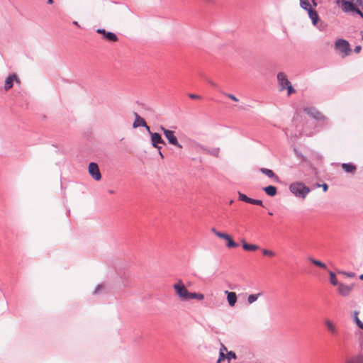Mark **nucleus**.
Wrapping results in <instances>:
<instances>
[{
  "label": "nucleus",
  "mask_w": 363,
  "mask_h": 363,
  "mask_svg": "<svg viewBox=\"0 0 363 363\" xmlns=\"http://www.w3.org/2000/svg\"><path fill=\"white\" fill-rule=\"evenodd\" d=\"M108 193L113 194L115 193V191L113 190H109Z\"/></svg>",
  "instance_id": "nucleus-45"
},
{
  "label": "nucleus",
  "mask_w": 363,
  "mask_h": 363,
  "mask_svg": "<svg viewBox=\"0 0 363 363\" xmlns=\"http://www.w3.org/2000/svg\"><path fill=\"white\" fill-rule=\"evenodd\" d=\"M264 192L270 196H274L277 193V188L274 186H268L264 188Z\"/></svg>",
  "instance_id": "nucleus-21"
},
{
  "label": "nucleus",
  "mask_w": 363,
  "mask_h": 363,
  "mask_svg": "<svg viewBox=\"0 0 363 363\" xmlns=\"http://www.w3.org/2000/svg\"><path fill=\"white\" fill-rule=\"evenodd\" d=\"M313 4L314 6H317V4L316 2L315 1V0H313Z\"/></svg>",
  "instance_id": "nucleus-46"
},
{
  "label": "nucleus",
  "mask_w": 363,
  "mask_h": 363,
  "mask_svg": "<svg viewBox=\"0 0 363 363\" xmlns=\"http://www.w3.org/2000/svg\"><path fill=\"white\" fill-rule=\"evenodd\" d=\"M160 129L163 132L165 138L170 145H174L179 149L182 148V145L178 142L177 137L174 135V131L166 129L163 126H160Z\"/></svg>",
  "instance_id": "nucleus-5"
},
{
  "label": "nucleus",
  "mask_w": 363,
  "mask_h": 363,
  "mask_svg": "<svg viewBox=\"0 0 363 363\" xmlns=\"http://www.w3.org/2000/svg\"><path fill=\"white\" fill-rule=\"evenodd\" d=\"M102 289H104V286H103V285H98V286H96V288L95 289V290H94V293L95 294H99V293L101 291V290Z\"/></svg>",
  "instance_id": "nucleus-37"
},
{
  "label": "nucleus",
  "mask_w": 363,
  "mask_h": 363,
  "mask_svg": "<svg viewBox=\"0 0 363 363\" xmlns=\"http://www.w3.org/2000/svg\"><path fill=\"white\" fill-rule=\"evenodd\" d=\"M96 32L103 35V38L109 42L118 41L117 35L112 32L106 31L105 29L99 28Z\"/></svg>",
  "instance_id": "nucleus-10"
},
{
  "label": "nucleus",
  "mask_w": 363,
  "mask_h": 363,
  "mask_svg": "<svg viewBox=\"0 0 363 363\" xmlns=\"http://www.w3.org/2000/svg\"><path fill=\"white\" fill-rule=\"evenodd\" d=\"M172 287L175 295L183 301H188L192 299L199 301L204 299L203 294L189 291L182 279L177 280Z\"/></svg>",
  "instance_id": "nucleus-1"
},
{
  "label": "nucleus",
  "mask_w": 363,
  "mask_h": 363,
  "mask_svg": "<svg viewBox=\"0 0 363 363\" xmlns=\"http://www.w3.org/2000/svg\"><path fill=\"white\" fill-rule=\"evenodd\" d=\"M189 96L192 99H200L201 97L199 96V95H196V94H191L189 95Z\"/></svg>",
  "instance_id": "nucleus-39"
},
{
  "label": "nucleus",
  "mask_w": 363,
  "mask_h": 363,
  "mask_svg": "<svg viewBox=\"0 0 363 363\" xmlns=\"http://www.w3.org/2000/svg\"><path fill=\"white\" fill-rule=\"evenodd\" d=\"M221 362H219L218 360L217 361V363H220Z\"/></svg>",
  "instance_id": "nucleus-49"
},
{
  "label": "nucleus",
  "mask_w": 363,
  "mask_h": 363,
  "mask_svg": "<svg viewBox=\"0 0 363 363\" xmlns=\"http://www.w3.org/2000/svg\"><path fill=\"white\" fill-rule=\"evenodd\" d=\"M339 273L342 274L344 276L349 277V278H352L355 276L354 273H352V272L348 273V272H340Z\"/></svg>",
  "instance_id": "nucleus-33"
},
{
  "label": "nucleus",
  "mask_w": 363,
  "mask_h": 363,
  "mask_svg": "<svg viewBox=\"0 0 363 363\" xmlns=\"http://www.w3.org/2000/svg\"><path fill=\"white\" fill-rule=\"evenodd\" d=\"M342 168L346 172L353 173L356 170V167L352 164L343 163L342 164Z\"/></svg>",
  "instance_id": "nucleus-22"
},
{
  "label": "nucleus",
  "mask_w": 363,
  "mask_h": 363,
  "mask_svg": "<svg viewBox=\"0 0 363 363\" xmlns=\"http://www.w3.org/2000/svg\"><path fill=\"white\" fill-rule=\"evenodd\" d=\"M289 190L296 196L305 199L310 192V189L301 182H293L289 186Z\"/></svg>",
  "instance_id": "nucleus-3"
},
{
  "label": "nucleus",
  "mask_w": 363,
  "mask_h": 363,
  "mask_svg": "<svg viewBox=\"0 0 363 363\" xmlns=\"http://www.w3.org/2000/svg\"><path fill=\"white\" fill-rule=\"evenodd\" d=\"M308 259L311 262L313 263V264H315V266L318 267H320V268H323V269H326L327 267L325 265V263H323V262L320 261V260H318V259H315L311 257H308Z\"/></svg>",
  "instance_id": "nucleus-23"
},
{
  "label": "nucleus",
  "mask_w": 363,
  "mask_h": 363,
  "mask_svg": "<svg viewBox=\"0 0 363 363\" xmlns=\"http://www.w3.org/2000/svg\"><path fill=\"white\" fill-rule=\"evenodd\" d=\"M159 155H160V156L161 157V158H163V157H164V156H163V155H162V152L160 151V150H159Z\"/></svg>",
  "instance_id": "nucleus-43"
},
{
  "label": "nucleus",
  "mask_w": 363,
  "mask_h": 363,
  "mask_svg": "<svg viewBox=\"0 0 363 363\" xmlns=\"http://www.w3.org/2000/svg\"><path fill=\"white\" fill-rule=\"evenodd\" d=\"M211 231L213 233H214L215 235H216L218 238H219V235H223L224 233L218 231L216 228H212Z\"/></svg>",
  "instance_id": "nucleus-36"
},
{
  "label": "nucleus",
  "mask_w": 363,
  "mask_h": 363,
  "mask_svg": "<svg viewBox=\"0 0 363 363\" xmlns=\"http://www.w3.org/2000/svg\"><path fill=\"white\" fill-rule=\"evenodd\" d=\"M262 251L264 256L269 257H274L275 256V252L272 250L268 249H262Z\"/></svg>",
  "instance_id": "nucleus-30"
},
{
  "label": "nucleus",
  "mask_w": 363,
  "mask_h": 363,
  "mask_svg": "<svg viewBox=\"0 0 363 363\" xmlns=\"http://www.w3.org/2000/svg\"><path fill=\"white\" fill-rule=\"evenodd\" d=\"M286 89H287L289 96L296 91L291 84Z\"/></svg>",
  "instance_id": "nucleus-34"
},
{
  "label": "nucleus",
  "mask_w": 363,
  "mask_h": 363,
  "mask_svg": "<svg viewBox=\"0 0 363 363\" xmlns=\"http://www.w3.org/2000/svg\"><path fill=\"white\" fill-rule=\"evenodd\" d=\"M219 352L227 353L228 352L227 347L224 345L221 344V347L220 349Z\"/></svg>",
  "instance_id": "nucleus-38"
},
{
  "label": "nucleus",
  "mask_w": 363,
  "mask_h": 363,
  "mask_svg": "<svg viewBox=\"0 0 363 363\" xmlns=\"http://www.w3.org/2000/svg\"><path fill=\"white\" fill-rule=\"evenodd\" d=\"M321 186L323 187V189L324 191H328V186L326 184H323L321 185Z\"/></svg>",
  "instance_id": "nucleus-41"
},
{
  "label": "nucleus",
  "mask_w": 363,
  "mask_h": 363,
  "mask_svg": "<svg viewBox=\"0 0 363 363\" xmlns=\"http://www.w3.org/2000/svg\"><path fill=\"white\" fill-rule=\"evenodd\" d=\"M362 50V48L360 45H357L354 48V52H356L357 53H359Z\"/></svg>",
  "instance_id": "nucleus-40"
},
{
  "label": "nucleus",
  "mask_w": 363,
  "mask_h": 363,
  "mask_svg": "<svg viewBox=\"0 0 363 363\" xmlns=\"http://www.w3.org/2000/svg\"><path fill=\"white\" fill-rule=\"evenodd\" d=\"M277 80L279 82V84L280 86V89L284 90L290 84L291 82L287 78V76L284 72H279L277 74Z\"/></svg>",
  "instance_id": "nucleus-12"
},
{
  "label": "nucleus",
  "mask_w": 363,
  "mask_h": 363,
  "mask_svg": "<svg viewBox=\"0 0 363 363\" xmlns=\"http://www.w3.org/2000/svg\"><path fill=\"white\" fill-rule=\"evenodd\" d=\"M238 199L240 201H245L254 205L262 206V201L249 198L245 194L238 192Z\"/></svg>",
  "instance_id": "nucleus-14"
},
{
  "label": "nucleus",
  "mask_w": 363,
  "mask_h": 363,
  "mask_svg": "<svg viewBox=\"0 0 363 363\" xmlns=\"http://www.w3.org/2000/svg\"><path fill=\"white\" fill-rule=\"evenodd\" d=\"M150 138L152 145L158 150L161 149V147L159 146V145L165 143L161 135L157 133H150Z\"/></svg>",
  "instance_id": "nucleus-8"
},
{
  "label": "nucleus",
  "mask_w": 363,
  "mask_h": 363,
  "mask_svg": "<svg viewBox=\"0 0 363 363\" xmlns=\"http://www.w3.org/2000/svg\"><path fill=\"white\" fill-rule=\"evenodd\" d=\"M236 357H236L235 353L232 351L228 352L226 354V358L228 360V362H230L231 359H236Z\"/></svg>",
  "instance_id": "nucleus-31"
},
{
  "label": "nucleus",
  "mask_w": 363,
  "mask_h": 363,
  "mask_svg": "<svg viewBox=\"0 0 363 363\" xmlns=\"http://www.w3.org/2000/svg\"><path fill=\"white\" fill-rule=\"evenodd\" d=\"M308 13L313 22V24L316 25L319 20L318 13L314 9H312L308 11Z\"/></svg>",
  "instance_id": "nucleus-20"
},
{
  "label": "nucleus",
  "mask_w": 363,
  "mask_h": 363,
  "mask_svg": "<svg viewBox=\"0 0 363 363\" xmlns=\"http://www.w3.org/2000/svg\"><path fill=\"white\" fill-rule=\"evenodd\" d=\"M359 279L360 280H363V274H361L359 277Z\"/></svg>",
  "instance_id": "nucleus-47"
},
{
  "label": "nucleus",
  "mask_w": 363,
  "mask_h": 363,
  "mask_svg": "<svg viewBox=\"0 0 363 363\" xmlns=\"http://www.w3.org/2000/svg\"><path fill=\"white\" fill-rule=\"evenodd\" d=\"M300 6L302 9L306 10L307 11L312 9L311 5L308 0H300Z\"/></svg>",
  "instance_id": "nucleus-26"
},
{
  "label": "nucleus",
  "mask_w": 363,
  "mask_h": 363,
  "mask_svg": "<svg viewBox=\"0 0 363 363\" xmlns=\"http://www.w3.org/2000/svg\"><path fill=\"white\" fill-rule=\"evenodd\" d=\"M225 359H227L225 353L219 352V357H218V360L219 362H222V361H224Z\"/></svg>",
  "instance_id": "nucleus-35"
},
{
  "label": "nucleus",
  "mask_w": 363,
  "mask_h": 363,
  "mask_svg": "<svg viewBox=\"0 0 363 363\" xmlns=\"http://www.w3.org/2000/svg\"><path fill=\"white\" fill-rule=\"evenodd\" d=\"M89 173L96 181L101 179V174L96 163L91 162L89 165Z\"/></svg>",
  "instance_id": "nucleus-7"
},
{
  "label": "nucleus",
  "mask_w": 363,
  "mask_h": 363,
  "mask_svg": "<svg viewBox=\"0 0 363 363\" xmlns=\"http://www.w3.org/2000/svg\"><path fill=\"white\" fill-rule=\"evenodd\" d=\"M358 315H359V312L358 311H354V315H353L354 321L355 322L357 325L360 329L363 330V323L359 320Z\"/></svg>",
  "instance_id": "nucleus-27"
},
{
  "label": "nucleus",
  "mask_w": 363,
  "mask_h": 363,
  "mask_svg": "<svg viewBox=\"0 0 363 363\" xmlns=\"http://www.w3.org/2000/svg\"><path fill=\"white\" fill-rule=\"evenodd\" d=\"M225 293L227 294V301L230 307H233L238 300V296L235 292L225 291Z\"/></svg>",
  "instance_id": "nucleus-16"
},
{
  "label": "nucleus",
  "mask_w": 363,
  "mask_h": 363,
  "mask_svg": "<svg viewBox=\"0 0 363 363\" xmlns=\"http://www.w3.org/2000/svg\"><path fill=\"white\" fill-rule=\"evenodd\" d=\"M304 111L309 115H311L312 117H313L315 119L318 121H323L326 119V117L320 111L316 110L315 108L313 107H308L306 108Z\"/></svg>",
  "instance_id": "nucleus-11"
},
{
  "label": "nucleus",
  "mask_w": 363,
  "mask_h": 363,
  "mask_svg": "<svg viewBox=\"0 0 363 363\" xmlns=\"http://www.w3.org/2000/svg\"><path fill=\"white\" fill-rule=\"evenodd\" d=\"M13 82H16L17 84L21 83L19 78L16 74H12L6 79L4 85V89L6 91H8L12 88Z\"/></svg>",
  "instance_id": "nucleus-13"
},
{
  "label": "nucleus",
  "mask_w": 363,
  "mask_h": 363,
  "mask_svg": "<svg viewBox=\"0 0 363 363\" xmlns=\"http://www.w3.org/2000/svg\"><path fill=\"white\" fill-rule=\"evenodd\" d=\"M144 127L145 128V129L147 131V133L150 135V133H152V132L150 130V127L147 124H146V126H144Z\"/></svg>",
  "instance_id": "nucleus-42"
},
{
  "label": "nucleus",
  "mask_w": 363,
  "mask_h": 363,
  "mask_svg": "<svg viewBox=\"0 0 363 363\" xmlns=\"http://www.w3.org/2000/svg\"><path fill=\"white\" fill-rule=\"evenodd\" d=\"M48 3L49 4H52L53 3V0H48Z\"/></svg>",
  "instance_id": "nucleus-44"
},
{
  "label": "nucleus",
  "mask_w": 363,
  "mask_h": 363,
  "mask_svg": "<svg viewBox=\"0 0 363 363\" xmlns=\"http://www.w3.org/2000/svg\"><path fill=\"white\" fill-rule=\"evenodd\" d=\"M337 4L344 12L358 13L363 18V13L360 10L362 6V0H338Z\"/></svg>",
  "instance_id": "nucleus-2"
},
{
  "label": "nucleus",
  "mask_w": 363,
  "mask_h": 363,
  "mask_svg": "<svg viewBox=\"0 0 363 363\" xmlns=\"http://www.w3.org/2000/svg\"><path fill=\"white\" fill-rule=\"evenodd\" d=\"M74 25H77L78 24L77 21H74Z\"/></svg>",
  "instance_id": "nucleus-48"
},
{
  "label": "nucleus",
  "mask_w": 363,
  "mask_h": 363,
  "mask_svg": "<svg viewBox=\"0 0 363 363\" xmlns=\"http://www.w3.org/2000/svg\"><path fill=\"white\" fill-rule=\"evenodd\" d=\"M323 324L331 336L336 337L339 335V329L337 324L330 318H325L323 320Z\"/></svg>",
  "instance_id": "nucleus-6"
},
{
  "label": "nucleus",
  "mask_w": 363,
  "mask_h": 363,
  "mask_svg": "<svg viewBox=\"0 0 363 363\" xmlns=\"http://www.w3.org/2000/svg\"><path fill=\"white\" fill-rule=\"evenodd\" d=\"M219 238H221V239H223L227 241V244H226V246L228 247V248H235V247H238V244L233 240V239L232 238V237L227 234V233H225L223 235H219Z\"/></svg>",
  "instance_id": "nucleus-15"
},
{
  "label": "nucleus",
  "mask_w": 363,
  "mask_h": 363,
  "mask_svg": "<svg viewBox=\"0 0 363 363\" xmlns=\"http://www.w3.org/2000/svg\"><path fill=\"white\" fill-rule=\"evenodd\" d=\"M134 115L135 118L133 124V127L134 128H137L140 126H146V122L143 118H141L137 113H135Z\"/></svg>",
  "instance_id": "nucleus-17"
},
{
  "label": "nucleus",
  "mask_w": 363,
  "mask_h": 363,
  "mask_svg": "<svg viewBox=\"0 0 363 363\" xmlns=\"http://www.w3.org/2000/svg\"><path fill=\"white\" fill-rule=\"evenodd\" d=\"M260 296H261L260 293L249 295L248 297H247V302H248V303L249 304L253 303L254 302H255L259 298V297Z\"/></svg>",
  "instance_id": "nucleus-28"
},
{
  "label": "nucleus",
  "mask_w": 363,
  "mask_h": 363,
  "mask_svg": "<svg viewBox=\"0 0 363 363\" xmlns=\"http://www.w3.org/2000/svg\"><path fill=\"white\" fill-rule=\"evenodd\" d=\"M329 275H330V281L331 284H333V286H338V284L340 283L337 281L335 274L331 271H329Z\"/></svg>",
  "instance_id": "nucleus-29"
},
{
  "label": "nucleus",
  "mask_w": 363,
  "mask_h": 363,
  "mask_svg": "<svg viewBox=\"0 0 363 363\" xmlns=\"http://www.w3.org/2000/svg\"><path fill=\"white\" fill-rule=\"evenodd\" d=\"M224 95L225 96H227L228 99L235 101V102H238L239 101V99L235 97L234 95L231 94H227V93H225Z\"/></svg>",
  "instance_id": "nucleus-32"
},
{
  "label": "nucleus",
  "mask_w": 363,
  "mask_h": 363,
  "mask_svg": "<svg viewBox=\"0 0 363 363\" xmlns=\"http://www.w3.org/2000/svg\"><path fill=\"white\" fill-rule=\"evenodd\" d=\"M207 153L216 157H218L220 155V148L219 147H215L212 149H204L203 148Z\"/></svg>",
  "instance_id": "nucleus-25"
},
{
  "label": "nucleus",
  "mask_w": 363,
  "mask_h": 363,
  "mask_svg": "<svg viewBox=\"0 0 363 363\" xmlns=\"http://www.w3.org/2000/svg\"><path fill=\"white\" fill-rule=\"evenodd\" d=\"M362 40H363V34H362Z\"/></svg>",
  "instance_id": "nucleus-50"
},
{
  "label": "nucleus",
  "mask_w": 363,
  "mask_h": 363,
  "mask_svg": "<svg viewBox=\"0 0 363 363\" xmlns=\"http://www.w3.org/2000/svg\"><path fill=\"white\" fill-rule=\"evenodd\" d=\"M242 244V248L246 251H256L259 249V247L255 244H249L245 239L241 240Z\"/></svg>",
  "instance_id": "nucleus-18"
},
{
  "label": "nucleus",
  "mask_w": 363,
  "mask_h": 363,
  "mask_svg": "<svg viewBox=\"0 0 363 363\" xmlns=\"http://www.w3.org/2000/svg\"><path fill=\"white\" fill-rule=\"evenodd\" d=\"M345 363H363V356L358 355L346 360Z\"/></svg>",
  "instance_id": "nucleus-24"
},
{
  "label": "nucleus",
  "mask_w": 363,
  "mask_h": 363,
  "mask_svg": "<svg viewBox=\"0 0 363 363\" xmlns=\"http://www.w3.org/2000/svg\"><path fill=\"white\" fill-rule=\"evenodd\" d=\"M335 49L342 57H345L352 53L350 43L344 39H338L335 43Z\"/></svg>",
  "instance_id": "nucleus-4"
},
{
  "label": "nucleus",
  "mask_w": 363,
  "mask_h": 363,
  "mask_svg": "<svg viewBox=\"0 0 363 363\" xmlns=\"http://www.w3.org/2000/svg\"><path fill=\"white\" fill-rule=\"evenodd\" d=\"M353 288L354 284L346 285L342 283H340L337 286V292L340 296H347L350 294Z\"/></svg>",
  "instance_id": "nucleus-9"
},
{
  "label": "nucleus",
  "mask_w": 363,
  "mask_h": 363,
  "mask_svg": "<svg viewBox=\"0 0 363 363\" xmlns=\"http://www.w3.org/2000/svg\"><path fill=\"white\" fill-rule=\"evenodd\" d=\"M260 172L264 174L267 175L269 178H273L276 181L279 180V177L274 173V172L269 169L261 168Z\"/></svg>",
  "instance_id": "nucleus-19"
}]
</instances>
